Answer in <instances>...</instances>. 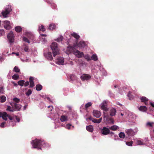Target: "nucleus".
<instances>
[{"label":"nucleus","mask_w":154,"mask_h":154,"mask_svg":"<svg viewBox=\"0 0 154 154\" xmlns=\"http://www.w3.org/2000/svg\"><path fill=\"white\" fill-rule=\"evenodd\" d=\"M14 37L13 32L12 31H10L8 35V38L10 42L12 43L14 42Z\"/></svg>","instance_id":"obj_7"},{"label":"nucleus","mask_w":154,"mask_h":154,"mask_svg":"<svg viewBox=\"0 0 154 154\" xmlns=\"http://www.w3.org/2000/svg\"><path fill=\"white\" fill-rule=\"evenodd\" d=\"M63 38V37L62 36H60L59 37L57 38L55 40L57 42H61Z\"/></svg>","instance_id":"obj_40"},{"label":"nucleus","mask_w":154,"mask_h":154,"mask_svg":"<svg viewBox=\"0 0 154 154\" xmlns=\"http://www.w3.org/2000/svg\"><path fill=\"white\" fill-rule=\"evenodd\" d=\"M13 71L16 72H20V69L18 67L15 66L14 68Z\"/></svg>","instance_id":"obj_39"},{"label":"nucleus","mask_w":154,"mask_h":154,"mask_svg":"<svg viewBox=\"0 0 154 154\" xmlns=\"http://www.w3.org/2000/svg\"><path fill=\"white\" fill-rule=\"evenodd\" d=\"M48 108L49 109V110L51 111L53 109V106H48Z\"/></svg>","instance_id":"obj_58"},{"label":"nucleus","mask_w":154,"mask_h":154,"mask_svg":"<svg viewBox=\"0 0 154 154\" xmlns=\"http://www.w3.org/2000/svg\"><path fill=\"white\" fill-rule=\"evenodd\" d=\"M80 78L83 81H87L91 79V76L89 74H84L81 76Z\"/></svg>","instance_id":"obj_9"},{"label":"nucleus","mask_w":154,"mask_h":154,"mask_svg":"<svg viewBox=\"0 0 154 154\" xmlns=\"http://www.w3.org/2000/svg\"><path fill=\"white\" fill-rule=\"evenodd\" d=\"M38 29L39 31H42V32H44L45 30V28L44 26L42 25L39 27Z\"/></svg>","instance_id":"obj_36"},{"label":"nucleus","mask_w":154,"mask_h":154,"mask_svg":"<svg viewBox=\"0 0 154 154\" xmlns=\"http://www.w3.org/2000/svg\"><path fill=\"white\" fill-rule=\"evenodd\" d=\"M34 78L32 77H30L29 78V82L30 85L29 88H33L35 86L34 83L33 82Z\"/></svg>","instance_id":"obj_18"},{"label":"nucleus","mask_w":154,"mask_h":154,"mask_svg":"<svg viewBox=\"0 0 154 154\" xmlns=\"http://www.w3.org/2000/svg\"><path fill=\"white\" fill-rule=\"evenodd\" d=\"M25 81L24 80H21L19 81L18 82V84L20 86H23L24 85Z\"/></svg>","instance_id":"obj_34"},{"label":"nucleus","mask_w":154,"mask_h":154,"mask_svg":"<svg viewBox=\"0 0 154 154\" xmlns=\"http://www.w3.org/2000/svg\"><path fill=\"white\" fill-rule=\"evenodd\" d=\"M8 117L10 120H13V118L10 115H8Z\"/></svg>","instance_id":"obj_59"},{"label":"nucleus","mask_w":154,"mask_h":154,"mask_svg":"<svg viewBox=\"0 0 154 154\" xmlns=\"http://www.w3.org/2000/svg\"><path fill=\"white\" fill-rule=\"evenodd\" d=\"M13 100L16 103H18L19 102L20 99L16 97L13 99Z\"/></svg>","instance_id":"obj_50"},{"label":"nucleus","mask_w":154,"mask_h":154,"mask_svg":"<svg viewBox=\"0 0 154 154\" xmlns=\"http://www.w3.org/2000/svg\"><path fill=\"white\" fill-rule=\"evenodd\" d=\"M116 112V110L115 109H113L110 110V114L109 115V116H114Z\"/></svg>","instance_id":"obj_20"},{"label":"nucleus","mask_w":154,"mask_h":154,"mask_svg":"<svg viewBox=\"0 0 154 154\" xmlns=\"http://www.w3.org/2000/svg\"><path fill=\"white\" fill-rule=\"evenodd\" d=\"M23 40L26 42H27L28 43H30V41H29V40H28V39L26 37H24L23 38Z\"/></svg>","instance_id":"obj_45"},{"label":"nucleus","mask_w":154,"mask_h":154,"mask_svg":"<svg viewBox=\"0 0 154 154\" xmlns=\"http://www.w3.org/2000/svg\"><path fill=\"white\" fill-rule=\"evenodd\" d=\"M104 117L106 118V120L107 123L109 124H114V120L113 118L110 117L109 114L107 112H103Z\"/></svg>","instance_id":"obj_3"},{"label":"nucleus","mask_w":154,"mask_h":154,"mask_svg":"<svg viewBox=\"0 0 154 154\" xmlns=\"http://www.w3.org/2000/svg\"><path fill=\"white\" fill-rule=\"evenodd\" d=\"M93 113L94 116L97 118H99L101 116V113L98 111L94 110Z\"/></svg>","instance_id":"obj_17"},{"label":"nucleus","mask_w":154,"mask_h":154,"mask_svg":"<svg viewBox=\"0 0 154 154\" xmlns=\"http://www.w3.org/2000/svg\"><path fill=\"white\" fill-rule=\"evenodd\" d=\"M10 112H14V109L12 108L10 106H8L7 109Z\"/></svg>","instance_id":"obj_43"},{"label":"nucleus","mask_w":154,"mask_h":154,"mask_svg":"<svg viewBox=\"0 0 154 154\" xmlns=\"http://www.w3.org/2000/svg\"><path fill=\"white\" fill-rule=\"evenodd\" d=\"M4 24V26L5 29L7 30L10 29L11 27L10 25V22L8 20H5L3 21Z\"/></svg>","instance_id":"obj_8"},{"label":"nucleus","mask_w":154,"mask_h":154,"mask_svg":"<svg viewBox=\"0 0 154 154\" xmlns=\"http://www.w3.org/2000/svg\"><path fill=\"white\" fill-rule=\"evenodd\" d=\"M141 101L144 102L145 105H147L148 104L147 102L148 101V99L145 97H142L140 98Z\"/></svg>","instance_id":"obj_19"},{"label":"nucleus","mask_w":154,"mask_h":154,"mask_svg":"<svg viewBox=\"0 0 154 154\" xmlns=\"http://www.w3.org/2000/svg\"><path fill=\"white\" fill-rule=\"evenodd\" d=\"M87 130L88 131L92 132L93 131V127L92 125H89L86 127Z\"/></svg>","instance_id":"obj_25"},{"label":"nucleus","mask_w":154,"mask_h":154,"mask_svg":"<svg viewBox=\"0 0 154 154\" xmlns=\"http://www.w3.org/2000/svg\"><path fill=\"white\" fill-rule=\"evenodd\" d=\"M11 11V6L10 5L8 6V7L5 8V11H2V14L4 17H7L8 16V15Z\"/></svg>","instance_id":"obj_4"},{"label":"nucleus","mask_w":154,"mask_h":154,"mask_svg":"<svg viewBox=\"0 0 154 154\" xmlns=\"http://www.w3.org/2000/svg\"><path fill=\"white\" fill-rule=\"evenodd\" d=\"M56 28L55 24L53 23L50 24L48 26V29L50 30H53Z\"/></svg>","instance_id":"obj_22"},{"label":"nucleus","mask_w":154,"mask_h":154,"mask_svg":"<svg viewBox=\"0 0 154 154\" xmlns=\"http://www.w3.org/2000/svg\"><path fill=\"white\" fill-rule=\"evenodd\" d=\"M114 133L113 132H110H110L109 133V134H110L111 135V136H112V135H113L114 134Z\"/></svg>","instance_id":"obj_62"},{"label":"nucleus","mask_w":154,"mask_h":154,"mask_svg":"<svg viewBox=\"0 0 154 154\" xmlns=\"http://www.w3.org/2000/svg\"><path fill=\"white\" fill-rule=\"evenodd\" d=\"M102 119V118H100L98 119H93L92 122L94 123H99L101 122Z\"/></svg>","instance_id":"obj_24"},{"label":"nucleus","mask_w":154,"mask_h":154,"mask_svg":"<svg viewBox=\"0 0 154 154\" xmlns=\"http://www.w3.org/2000/svg\"><path fill=\"white\" fill-rule=\"evenodd\" d=\"M71 35L75 38L76 39H78L80 37V36L77 33L74 32L71 34Z\"/></svg>","instance_id":"obj_29"},{"label":"nucleus","mask_w":154,"mask_h":154,"mask_svg":"<svg viewBox=\"0 0 154 154\" xmlns=\"http://www.w3.org/2000/svg\"><path fill=\"white\" fill-rule=\"evenodd\" d=\"M35 88L37 91H39L42 89V86L40 85H37L36 86Z\"/></svg>","instance_id":"obj_30"},{"label":"nucleus","mask_w":154,"mask_h":154,"mask_svg":"<svg viewBox=\"0 0 154 154\" xmlns=\"http://www.w3.org/2000/svg\"><path fill=\"white\" fill-rule=\"evenodd\" d=\"M132 143H133L132 141H131L130 142H126V144L128 146H132Z\"/></svg>","instance_id":"obj_44"},{"label":"nucleus","mask_w":154,"mask_h":154,"mask_svg":"<svg viewBox=\"0 0 154 154\" xmlns=\"http://www.w3.org/2000/svg\"><path fill=\"white\" fill-rule=\"evenodd\" d=\"M41 35L42 36L46 37L47 36V35L46 34H41Z\"/></svg>","instance_id":"obj_63"},{"label":"nucleus","mask_w":154,"mask_h":154,"mask_svg":"<svg viewBox=\"0 0 154 154\" xmlns=\"http://www.w3.org/2000/svg\"><path fill=\"white\" fill-rule=\"evenodd\" d=\"M5 34V32L3 29H0V36L2 35Z\"/></svg>","instance_id":"obj_49"},{"label":"nucleus","mask_w":154,"mask_h":154,"mask_svg":"<svg viewBox=\"0 0 154 154\" xmlns=\"http://www.w3.org/2000/svg\"><path fill=\"white\" fill-rule=\"evenodd\" d=\"M12 78L14 80H17L19 78V76L17 74H14L12 76Z\"/></svg>","instance_id":"obj_38"},{"label":"nucleus","mask_w":154,"mask_h":154,"mask_svg":"<svg viewBox=\"0 0 154 154\" xmlns=\"http://www.w3.org/2000/svg\"><path fill=\"white\" fill-rule=\"evenodd\" d=\"M56 63L59 65H63L64 63V58L62 57H58L56 60Z\"/></svg>","instance_id":"obj_13"},{"label":"nucleus","mask_w":154,"mask_h":154,"mask_svg":"<svg viewBox=\"0 0 154 154\" xmlns=\"http://www.w3.org/2000/svg\"><path fill=\"white\" fill-rule=\"evenodd\" d=\"M109 130H111L113 131H116L119 128L118 126L116 125H112L109 128Z\"/></svg>","instance_id":"obj_27"},{"label":"nucleus","mask_w":154,"mask_h":154,"mask_svg":"<svg viewBox=\"0 0 154 154\" xmlns=\"http://www.w3.org/2000/svg\"><path fill=\"white\" fill-rule=\"evenodd\" d=\"M119 137L122 138H124L125 137V134L121 132L119 134Z\"/></svg>","instance_id":"obj_35"},{"label":"nucleus","mask_w":154,"mask_h":154,"mask_svg":"<svg viewBox=\"0 0 154 154\" xmlns=\"http://www.w3.org/2000/svg\"><path fill=\"white\" fill-rule=\"evenodd\" d=\"M8 116V115L7 114L6 112H4L3 113H2L1 117L4 120H6L7 119V118Z\"/></svg>","instance_id":"obj_21"},{"label":"nucleus","mask_w":154,"mask_h":154,"mask_svg":"<svg viewBox=\"0 0 154 154\" xmlns=\"http://www.w3.org/2000/svg\"><path fill=\"white\" fill-rule=\"evenodd\" d=\"M71 125L69 124H68L66 126V128L69 130L70 128V126H71Z\"/></svg>","instance_id":"obj_53"},{"label":"nucleus","mask_w":154,"mask_h":154,"mask_svg":"<svg viewBox=\"0 0 154 154\" xmlns=\"http://www.w3.org/2000/svg\"><path fill=\"white\" fill-rule=\"evenodd\" d=\"M139 109L142 112H146L147 110L146 107L145 106H141L139 108Z\"/></svg>","instance_id":"obj_26"},{"label":"nucleus","mask_w":154,"mask_h":154,"mask_svg":"<svg viewBox=\"0 0 154 154\" xmlns=\"http://www.w3.org/2000/svg\"><path fill=\"white\" fill-rule=\"evenodd\" d=\"M150 104L152 107H154V102H150Z\"/></svg>","instance_id":"obj_60"},{"label":"nucleus","mask_w":154,"mask_h":154,"mask_svg":"<svg viewBox=\"0 0 154 154\" xmlns=\"http://www.w3.org/2000/svg\"><path fill=\"white\" fill-rule=\"evenodd\" d=\"M78 47L80 48H84L87 45V44L85 43V42L83 41H81L78 43H76Z\"/></svg>","instance_id":"obj_11"},{"label":"nucleus","mask_w":154,"mask_h":154,"mask_svg":"<svg viewBox=\"0 0 154 154\" xmlns=\"http://www.w3.org/2000/svg\"><path fill=\"white\" fill-rule=\"evenodd\" d=\"M44 55L45 57L48 60H52L53 59L51 53L50 52H48L47 54L44 53Z\"/></svg>","instance_id":"obj_15"},{"label":"nucleus","mask_w":154,"mask_h":154,"mask_svg":"<svg viewBox=\"0 0 154 154\" xmlns=\"http://www.w3.org/2000/svg\"><path fill=\"white\" fill-rule=\"evenodd\" d=\"M11 124H12V126H14V125H16V122L15 121H11L9 122Z\"/></svg>","instance_id":"obj_51"},{"label":"nucleus","mask_w":154,"mask_h":154,"mask_svg":"<svg viewBox=\"0 0 154 154\" xmlns=\"http://www.w3.org/2000/svg\"><path fill=\"white\" fill-rule=\"evenodd\" d=\"M15 29L17 32H20L21 31L22 29L21 26H17L15 27Z\"/></svg>","instance_id":"obj_28"},{"label":"nucleus","mask_w":154,"mask_h":154,"mask_svg":"<svg viewBox=\"0 0 154 154\" xmlns=\"http://www.w3.org/2000/svg\"><path fill=\"white\" fill-rule=\"evenodd\" d=\"M101 109L105 111V112L108 110V109L107 108V103L106 101H104L101 104Z\"/></svg>","instance_id":"obj_10"},{"label":"nucleus","mask_w":154,"mask_h":154,"mask_svg":"<svg viewBox=\"0 0 154 154\" xmlns=\"http://www.w3.org/2000/svg\"><path fill=\"white\" fill-rule=\"evenodd\" d=\"M131 92L129 91L128 94V96L129 97V99L130 100H131L133 99L134 97L133 95L131 94Z\"/></svg>","instance_id":"obj_37"},{"label":"nucleus","mask_w":154,"mask_h":154,"mask_svg":"<svg viewBox=\"0 0 154 154\" xmlns=\"http://www.w3.org/2000/svg\"><path fill=\"white\" fill-rule=\"evenodd\" d=\"M153 122H148L146 124V125L147 126H149L150 127H152V124H153Z\"/></svg>","instance_id":"obj_47"},{"label":"nucleus","mask_w":154,"mask_h":154,"mask_svg":"<svg viewBox=\"0 0 154 154\" xmlns=\"http://www.w3.org/2000/svg\"><path fill=\"white\" fill-rule=\"evenodd\" d=\"M125 132L128 136H133L134 134V130L131 129H126L125 130Z\"/></svg>","instance_id":"obj_14"},{"label":"nucleus","mask_w":154,"mask_h":154,"mask_svg":"<svg viewBox=\"0 0 154 154\" xmlns=\"http://www.w3.org/2000/svg\"><path fill=\"white\" fill-rule=\"evenodd\" d=\"M74 54L79 58L81 57L82 56L84 55V54L83 52H81L78 50H76L74 51Z\"/></svg>","instance_id":"obj_16"},{"label":"nucleus","mask_w":154,"mask_h":154,"mask_svg":"<svg viewBox=\"0 0 154 154\" xmlns=\"http://www.w3.org/2000/svg\"><path fill=\"white\" fill-rule=\"evenodd\" d=\"M12 107L13 109H14V111L20 110L21 108V106L19 104H17L16 103H14L11 104Z\"/></svg>","instance_id":"obj_6"},{"label":"nucleus","mask_w":154,"mask_h":154,"mask_svg":"<svg viewBox=\"0 0 154 154\" xmlns=\"http://www.w3.org/2000/svg\"><path fill=\"white\" fill-rule=\"evenodd\" d=\"M91 60H93L94 61H96L97 60V57L96 54H93L91 57Z\"/></svg>","instance_id":"obj_31"},{"label":"nucleus","mask_w":154,"mask_h":154,"mask_svg":"<svg viewBox=\"0 0 154 154\" xmlns=\"http://www.w3.org/2000/svg\"><path fill=\"white\" fill-rule=\"evenodd\" d=\"M15 117H16V119L18 122H19L20 121V119L17 116H15Z\"/></svg>","instance_id":"obj_55"},{"label":"nucleus","mask_w":154,"mask_h":154,"mask_svg":"<svg viewBox=\"0 0 154 154\" xmlns=\"http://www.w3.org/2000/svg\"><path fill=\"white\" fill-rule=\"evenodd\" d=\"M101 134L104 135H106L109 134L110 130L109 128H108L104 127L101 130Z\"/></svg>","instance_id":"obj_5"},{"label":"nucleus","mask_w":154,"mask_h":154,"mask_svg":"<svg viewBox=\"0 0 154 154\" xmlns=\"http://www.w3.org/2000/svg\"><path fill=\"white\" fill-rule=\"evenodd\" d=\"M24 85L25 87H26L28 86L29 85V82L28 81H27L25 83H24Z\"/></svg>","instance_id":"obj_54"},{"label":"nucleus","mask_w":154,"mask_h":154,"mask_svg":"<svg viewBox=\"0 0 154 154\" xmlns=\"http://www.w3.org/2000/svg\"><path fill=\"white\" fill-rule=\"evenodd\" d=\"M51 7L53 9H55L57 8V6L54 3H52L51 4Z\"/></svg>","instance_id":"obj_48"},{"label":"nucleus","mask_w":154,"mask_h":154,"mask_svg":"<svg viewBox=\"0 0 154 154\" xmlns=\"http://www.w3.org/2000/svg\"><path fill=\"white\" fill-rule=\"evenodd\" d=\"M29 48L28 46H26L24 48V51L26 52H27Z\"/></svg>","instance_id":"obj_56"},{"label":"nucleus","mask_w":154,"mask_h":154,"mask_svg":"<svg viewBox=\"0 0 154 154\" xmlns=\"http://www.w3.org/2000/svg\"><path fill=\"white\" fill-rule=\"evenodd\" d=\"M137 144L138 145H143V141L141 140H138L137 142Z\"/></svg>","instance_id":"obj_46"},{"label":"nucleus","mask_w":154,"mask_h":154,"mask_svg":"<svg viewBox=\"0 0 154 154\" xmlns=\"http://www.w3.org/2000/svg\"><path fill=\"white\" fill-rule=\"evenodd\" d=\"M92 105L91 103L90 102L86 103L85 105V108L86 109H87L89 107L91 106Z\"/></svg>","instance_id":"obj_42"},{"label":"nucleus","mask_w":154,"mask_h":154,"mask_svg":"<svg viewBox=\"0 0 154 154\" xmlns=\"http://www.w3.org/2000/svg\"><path fill=\"white\" fill-rule=\"evenodd\" d=\"M12 54H15L17 56H18L19 55V54L18 53H15L14 52H13L12 53Z\"/></svg>","instance_id":"obj_61"},{"label":"nucleus","mask_w":154,"mask_h":154,"mask_svg":"<svg viewBox=\"0 0 154 154\" xmlns=\"http://www.w3.org/2000/svg\"><path fill=\"white\" fill-rule=\"evenodd\" d=\"M50 47L52 50L53 56L55 57L57 54H59V50L57 47V45L56 42H53L50 45Z\"/></svg>","instance_id":"obj_2"},{"label":"nucleus","mask_w":154,"mask_h":154,"mask_svg":"<svg viewBox=\"0 0 154 154\" xmlns=\"http://www.w3.org/2000/svg\"><path fill=\"white\" fill-rule=\"evenodd\" d=\"M32 142L31 143L32 144L33 148H37L38 149H41L42 146L44 147L48 145L47 143L44 141L37 139L33 140Z\"/></svg>","instance_id":"obj_1"},{"label":"nucleus","mask_w":154,"mask_h":154,"mask_svg":"<svg viewBox=\"0 0 154 154\" xmlns=\"http://www.w3.org/2000/svg\"><path fill=\"white\" fill-rule=\"evenodd\" d=\"M68 117L67 116L62 115L61 116L60 120L62 122H64L67 120Z\"/></svg>","instance_id":"obj_23"},{"label":"nucleus","mask_w":154,"mask_h":154,"mask_svg":"<svg viewBox=\"0 0 154 154\" xmlns=\"http://www.w3.org/2000/svg\"><path fill=\"white\" fill-rule=\"evenodd\" d=\"M32 90L29 89L28 90V91L26 92V96H29L32 94Z\"/></svg>","instance_id":"obj_41"},{"label":"nucleus","mask_w":154,"mask_h":154,"mask_svg":"<svg viewBox=\"0 0 154 154\" xmlns=\"http://www.w3.org/2000/svg\"><path fill=\"white\" fill-rule=\"evenodd\" d=\"M6 100V97L4 96H1L0 97V101L1 103H3L5 102Z\"/></svg>","instance_id":"obj_32"},{"label":"nucleus","mask_w":154,"mask_h":154,"mask_svg":"<svg viewBox=\"0 0 154 154\" xmlns=\"http://www.w3.org/2000/svg\"><path fill=\"white\" fill-rule=\"evenodd\" d=\"M93 119H94L93 118H92V117H91L89 118V119L90 120H92Z\"/></svg>","instance_id":"obj_64"},{"label":"nucleus","mask_w":154,"mask_h":154,"mask_svg":"<svg viewBox=\"0 0 154 154\" xmlns=\"http://www.w3.org/2000/svg\"><path fill=\"white\" fill-rule=\"evenodd\" d=\"M74 49V47L69 46L67 47L66 52L68 54L72 52H73V53H74V51H75Z\"/></svg>","instance_id":"obj_12"},{"label":"nucleus","mask_w":154,"mask_h":154,"mask_svg":"<svg viewBox=\"0 0 154 154\" xmlns=\"http://www.w3.org/2000/svg\"><path fill=\"white\" fill-rule=\"evenodd\" d=\"M5 124V122H3L2 123L1 125V127L2 128H3L4 127V125Z\"/></svg>","instance_id":"obj_57"},{"label":"nucleus","mask_w":154,"mask_h":154,"mask_svg":"<svg viewBox=\"0 0 154 154\" xmlns=\"http://www.w3.org/2000/svg\"><path fill=\"white\" fill-rule=\"evenodd\" d=\"M83 57L85 59L87 60L88 61L90 60H91V59L90 56L88 54H86L83 55Z\"/></svg>","instance_id":"obj_33"},{"label":"nucleus","mask_w":154,"mask_h":154,"mask_svg":"<svg viewBox=\"0 0 154 154\" xmlns=\"http://www.w3.org/2000/svg\"><path fill=\"white\" fill-rule=\"evenodd\" d=\"M4 90L3 87H0V93L3 94V93Z\"/></svg>","instance_id":"obj_52"}]
</instances>
